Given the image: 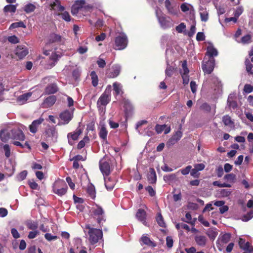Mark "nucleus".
Listing matches in <instances>:
<instances>
[{
  "label": "nucleus",
  "instance_id": "obj_40",
  "mask_svg": "<svg viewBox=\"0 0 253 253\" xmlns=\"http://www.w3.org/2000/svg\"><path fill=\"white\" fill-rule=\"evenodd\" d=\"M56 97L54 96H50L44 100V103L49 107L52 106L56 102Z\"/></svg>",
  "mask_w": 253,
  "mask_h": 253
},
{
  "label": "nucleus",
  "instance_id": "obj_32",
  "mask_svg": "<svg viewBox=\"0 0 253 253\" xmlns=\"http://www.w3.org/2000/svg\"><path fill=\"white\" fill-rule=\"evenodd\" d=\"M59 57V56L58 54H57L55 52H52L51 55L50 56V63L47 67L51 68L53 67L54 66H55V63L58 60Z\"/></svg>",
  "mask_w": 253,
  "mask_h": 253
},
{
  "label": "nucleus",
  "instance_id": "obj_19",
  "mask_svg": "<svg viewBox=\"0 0 253 253\" xmlns=\"http://www.w3.org/2000/svg\"><path fill=\"white\" fill-rule=\"evenodd\" d=\"M98 134L101 139L104 141H107V136L108 134V131L107 130L106 126L104 122H100L98 127Z\"/></svg>",
  "mask_w": 253,
  "mask_h": 253
},
{
  "label": "nucleus",
  "instance_id": "obj_57",
  "mask_svg": "<svg viewBox=\"0 0 253 253\" xmlns=\"http://www.w3.org/2000/svg\"><path fill=\"white\" fill-rule=\"evenodd\" d=\"M175 226L177 229H180V228H182L186 230L187 231H190L189 227L187 224L183 223H177Z\"/></svg>",
  "mask_w": 253,
  "mask_h": 253
},
{
  "label": "nucleus",
  "instance_id": "obj_5",
  "mask_svg": "<svg viewBox=\"0 0 253 253\" xmlns=\"http://www.w3.org/2000/svg\"><path fill=\"white\" fill-rule=\"evenodd\" d=\"M64 39L61 36L56 34L55 33L51 34L48 38V42L46 43L45 49L43 51L44 54L48 55L50 54V51L47 50L49 44L54 42L63 43L64 42Z\"/></svg>",
  "mask_w": 253,
  "mask_h": 253
},
{
  "label": "nucleus",
  "instance_id": "obj_36",
  "mask_svg": "<svg viewBox=\"0 0 253 253\" xmlns=\"http://www.w3.org/2000/svg\"><path fill=\"white\" fill-rule=\"evenodd\" d=\"M113 86L116 95H122L123 94V86L120 83L115 82L113 84Z\"/></svg>",
  "mask_w": 253,
  "mask_h": 253
},
{
  "label": "nucleus",
  "instance_id": "obj_16",
  "mask_svg": "<svg viewBox=\"0 0 253 253\" xmlns=\"http://www.w3.org/2000/svg\"><path fill=\"white\" fill-rule=\"evenodd\" d=\"M99 167L101 171L104 176H108L110 172V167L108 162L105 159H102L99 163Z\"/></svg>",
  "mask_w": 253,
  "mask_h": 253
},
{
  "label": "nucleus",
  "instance_id": "obj_42",
  "mask_svg": "<svg viewBox=\"0 0 253 253\" xmlns=\"http://www.w3.org/2000/svg\"><path fill=\"white\" fill-rule=\"evenodd\" d=\"M156 220L159 225L162 227H166V223L161 213H158L156 217Z\"/></svg>",
  "mask_w": 253,
  "mask_h": 253
},
{
  "label": "nucleus",
  "instance_id": "obj_14",
  "mask_svg": "<svg viewBox=\"0 0 253 253\" xmlns=\"http://www.w3.org/2000/svg\"><path fill=\"white\" fill-rule=\"evenodd\" d=\"M83 130L80 128L78 127L74 132L69 133L67 135L68 143L70 145H73L74 141L77 140L79 136L82 133Z\"/></svg>",
  "mask_w": 253,
  "mask_h": 253
},
{
  "label": "nucleus",
  "instance_id": "obj_51",
  "mask_svg": "<svg viewBox=\"0 0 253 253\" xmlns=\"http://www.w3.org/2000/svg\"><path fill=\"white\" fill-rule=\"evenodd\" d=\"M231 235L229 233H226L223 234L220 238L221 242L223 244H226L228 243L230 239Z\"/></svg>",
  "mask_w": 253,
  "mask_h": 253
},
{
  "label": "nucleus",
  "instance_id": "obj_54",
  "mask_svg": "<svg viewBox=\"0 0 253 253\" xmlns=\"http://www.w3.org/2000/svg\"><path fill=\"white\" fill-rule=\"evenodd\" d=\"M89 140V138L88 136H85L84 139L82 140H81L77 146V147L78 149H82L83 148L85 144V143L87 142Z\"/></svg>",
  "mask_w": 253,
  "mask_h": 253
},
{
  "label": "nucleus",
  "instance_id": "obj_4",
  "mask_svg": "<svg viewBox=\"0 0 253 253\" xmlns=\"http://www.w3.org/2000/svg\"><path fill=\"white\" fill-rule=\"evenodd\" d=\"M67 189V186L63 180L56 181L53 186V192L59 195L62 196L66 194Z\"/></svg>",
  "mask_w": 253,
  "mask_h": 253
},
{
  "label": "nucleus",
  "instance_id": "obj_50",
  "mask_svg": "<svg viewBox=\"0 0 253 253\" xmlns=\"http://www.w3.org/2000/svg\"><path fill=\"white\" fill-rule=\"evenodd\" d=\"M245 65L246 66V70L248 72V73L251 75H252L253 74V72L252 71V69L253 68V65L250 62V61L249 59L246 60Z\"/></svg>",
  "mask_w": 253,
  "mask_h": 253
},
{
  "label": "nucleus",
  "instance_id": "obj_20",
  "mask_svg": "<svg viewBox=\"0 0 253 253\" xmlns=\"http://www.w3.org/2000/svg\"><path fill=\"white\" fill-rule=\"evenodd\" d=\"M247 206L249 208H252V209L247 213V214L243 215L242 217V220L243 221H248L253 217V200H250L247 204Z\"/></svg>",
  "mask_w": 253,
  "mask_h": 253
},
{
  "label": "nucleus",
  "instance_id": "obj_15",
  "mask_svg": "<svg viewBox=\"0 0 253 253\" xmlns=\"http://www.w3.org/2000/svg\"><path fill=\"white\" fill-rule=\"evenodd\" d=\"M0 138L3 142H6L11 138L10 125H6L0 130Z\"/></svg>",
  "mask_w": 253,
  "mask_h": 253
},
{
  "label": "nucleus",
  "instance_id": "obj_38",
  "mask_svg": "<svg viewBox=\"0 0 253 253\" xmlns=\"http://www.w3.org/2000/svg\"><path fill=\"white\" fill-rule=\"evenodd\" d=\"M182 136V132L180 130H177L175 134L171 137L170 141L172 143H174L175 142L178 141Z\"/></svg>",
  "mask_w": 253,
  "mask_h": 253
},
{
  "label": "nucleus",
  "instance_id": "obj_1",
  "mask_svg": "<svg viewBox=\"0 0 253 253\" xmlns=\"http://www.w3.org/2000/svg\"><path fill=\"white\" fill-rule=\"evenodd\" d=\"M84 231L89 243L92 245L96 244L102 238V230L93 228L89 224L85 225Z\"/></svg>",
  "mask_w": 253,
  "mask_h": 253
},
{
  "label": "nucleus",
  "instance_id": "obj_10",
  "mask_svg": "<svg viewBox=\"0 0 253 253\" xmlns=\"http://www.w3.org/2000/svg\"><path fill=\"white\" fill-rule=\"evenodd\" d=\"M110 100V93L107 89L100 96L97 102V107L101 109L102 106H105Z\"/></svg>",
  "mask_w": 253,
  "mask_h": 253
},
{
  "label": "nucleus",
  "instance_id": "obj_63",
  "mask_svg": "<svg viewBox=\"0 0 253 253\" xmlns=\"http://www.w3.org/2000/svg\"><path fill=\"white\" fill-rule=\"evenodd\" d=\"M180 8L183 12H186L188 11L190 8H192V6L189 4L185 3L181 5Z\"/></svg>",
  "mask_w": 253,
  "mask_h": 253
},
{
  "label": "nucleus",
  "instance_id": "obj_33",
  "mask_svg": "<svg viewBox=\"0 0 253 253\" xmlns=\"http://www.w3.org/2000/svg\"><path fill=\"white\" fill-rule=\"evenodd\" d=\"M141 241H142V242L143 244L147 245L151 247H155L157 246L155 242L151 241L149 239V238H148L145 235H143L142 236V237L141 238Z\"/></svg>",
  "mask_w": 253,
  "mask_h": 253
},
{
  "label": "nucleus",
  "instance_id": "obj_46",
  "mask_svg": "<svg viewBox=\"0 0 253 253\" xmlns=\"http://www.w3.org/2000/svg\"><path fill=\"white\" fill-rule=\"evenodd\" d=\"M224 179L228 182L233 183L236 179V175L233 173L227 174L224 176Z\"/></svg>",
  "mask_w": 253,
  "mask_h": 253
},
{
  "label": "nucleus",
  "instance_id": "obj_24",
  "mask_svg": "<svg viewBox=\"0 0 253 253\" xmlns=\"http://www.w3.org/2000/svg\"><path fill=\"white\" fill-rule=\"evenodd\" d=\"M217 50L213 46L212 44H210L207 49L206 55L209 57V58H213L214 56L218 55Z\"/></svg>",
  "mask_w": 253,
  "mask_h": 253
},
{
  "label": "nucleus",
  "instance_id": "obj_41",
  "mask_svg": "<svg viewBox=\"0 0 253 253\" xmlns=\"http://www.w3.org/2000/svg\"><path fill=\"white\" fill-rule=\"evenodd\" d=\"M17 4L16 5L9 4L6 5L3 9L5 12L14 13L16 9Z\"/></svg>",
  "mask_w": 253,
  "mask_h": 253
},
{
  "label": "nucleus",
  "instance_id": "obj_11",
  "mask_svg": "<svg viewBox=\"0 0 253 253\" xmlns=\"http://www.w3.org/2000/svg\"><path fill=\"white\" fill-rule=\"evenodd\" d=\"M206 60V58H205L202 64V69L205 73L210 74L214 69L215 60L214 58H209L207 61Z\"/></svg>",
  "mask_w": 253,
  "mask_h": 253
},
{
  "label": "nucleus",
  "instance_id": "obj_30",
  "mask_svg": "<svg viewBox=\"0 0 253 253\" xmlns=\"http://www.w3.org/2000/svg\"><path fill=\"white\" fill-rule=\"evenodd\" d=\"M222 122L225 126H227L231 128L234 127V123L231 120V117L228 115H225L222 117Z\"/></svg>",
  "mask_w": 253,
  "mask_h": 253
},
{
  "label": "nucleus",
  "instance_id": "obj_49",
  "mask_svg": "<svg viewBox=\"0 0 253 253\" xmlns=\"http://www.w3.org/2000/svg\"><path fill=\"white\" fill-rule=\"evenodd\" d=\"M18 27H22V28H26L25 25L24 24V23L22 21H20L18 22H15L11 24L10 26L9 29H14Z\"/></svg>",
  "mask_w": 253,
  "mask_h": 253
},
{
  "label": "nucleus",
  "instance_id": "obj_53",
  "mask_svg": "<svg viewBox=\"0 0 253 253\" xmlns=\"http://www.w3.org/2000/svg\"><path fill=\"white\" fill-rule=\"evenodd\" d=\"M87 191L91 198H94L95 197V191L94 187L93 185L89 186L87 188Z\"/></svg>",
  "mask_w": 253,
  "mask_h": 253
},
{
  "label": "nucleus",
  "instance_id": "obj_2",
  "mask_svg": "<svg viewBox=\"0 0 253 253\" xmlns=\"http://www.w3.org/2000/svg\"><path fill=\"white\" fill-rule=\"evenodd\" d=\"M155 14L159 23L162 28L167 29L172 26L171 19L169 17H166L159 7H156Z\"/></svg>",
  "mask_w": 253,
  "mask_h": 253
},
{
  "label": "nucleus",
  "instance_id": "obj_61",
  "mask_svg": "<svg viewBox=\"0 0 253 253\" xmlns=\"http://www.w3.org/2000/svg\"><path fill=\"white\" fill-rule=\"evenodd\" d=\"M3 149L6 157H9L10 156V149L9 146L7 144H5L3 147Z\"/></svg>",
  "mask_w": 253,
  "mask_h": 253
},
{
  "label": "nucleus",
  "instance_id": "obj_55",
  "mask_svg": "<svg viewBox=\"0 0 253 253\" xmlns=\"http://www.w3.org/2000/svg\"><path fill=\"white\" fill-rule=\"evenodd\" d=\"M27 175V171L23 170L18 174L17 176V179L19 181H22L25 179Z\"/></svg>",
  "mask_w": 253,
  "mask_h": 253
},
{
  "label": "nucleus",
  "instance_id": "obj_35",
  "mask_svg": "<svg viewBox=\"0 0 253 253\" xmlns=\"http://www.w3.org/2000/svg\"><path fill=\"white\" fill-rule=\"evenodd\" d=\"M206 234L211 239L214 240L218 233L215 228H210L206 231Z\"/></svg>",
  "mask_w": 253,
  "mask_h": 253
},
{
  "label": "nucleus",
  "instance_id": "obj_45",
  "mask_svg": "<svg viewBox=\"0 0 253 253\" xmlns=\"http://www.w3.org/2000/svg\"><path fill=\"white\" fill-rule=\"evenodd\" d=\"M182 69L180 71V74L181 75H188L189 71L187 67V62L184 61L182 64Z\"/></svg>",
  "mask_w": 253,
  "mask_h": 253
},
{
  "label": "nucleus",
  "instance_id": "obj_12",
  "mask_svg": "<svg viewBox=\"0 0 253 253\" xmlns=\"http://www.w3.org/2000/svg\"><path fill=\"white\" fill-rule=\"evenodd\" d=\"M14 54L19 59H22L29 53L27 47L23 45H19L17 46L14 51Z\"/></svg>",
  "mask_w": 253,
  "mask_h": 253
},
{
  "label": "nucleus",
  "instance_id": "obj_26",
  "mask_svg": "<svg viewBox=\"0 0 253 253\" xmlns=\"http://www.w3.org/2000/svg\"><path fill=\"white\" fill-rule=\"evenodd\" d=\"M31 95V92H27L19 96L16 99L17 103L19 105H23L25 104Z\"/></svg>",
  "mask_w": 253,
  "mask_h": 253
},
{
  "label": "nucleus",
  "instance_id": "obj_48",
  "mask_svg": "<svg viewBox=\"0 0 253 253\" xmlns=\"http://www.w3.org/2000/svg\"><path fill=\"white\" fill-rule=\"evenodd\" d=\"M177 177V173H173L164 176V179L166 182H169L174 180Z\"/></svg>",
  "mask_w": 253,
  "mask_h": 253
},
{
  "label": "nucleus",
  "instance_id": "obj_64",
  "mask_svg": "<svg viewBox=\"0 0 253 253\" xmlns=\"http://www.w3.org/2000/svg\"><path fill=\"white\" fill-rule=\"evenodd\" d=\"M39 234V232L38 230H33L32 231H30L28 235V237L29 239H34L36 237V236Z\"/></svg>",
  "mask_w": 253,
  "mask_h": 253
},
{
  "label": "nucleus",
  "instance_id": "obj_7",
  "mask_svg": "<svg viewBox=\"0 0 253 253\" xmlns=\"http://www.w3.org/2000/svg\"><path fill=\"white\" fill-rule=\"evenodd\" d=\"M24 128H25V126L22 125L14 128H11L10 126L11 138L19 141H24L25 137L22 130H24Z\"/></svg>",
  "mask_w": 253,
  "mask_h": 253
},
{
  "label": "nucleus",
  "instance_id": "obj_62",
  "mask_svg": "<svg viewBox=\"0 0 253 253\" xmlns=\"http://www.w3.org/2000/svg\"><path fill=\"white\" fill-rule=\"evenodd\" d=\"M253 91V86L249 84H246L244 87V91L246 93H250Z\"/></svg>",
  "mask_w": 253,
  "mask_h": 253
},
{
  "label": "nucleus",
  "instance_id": "obj_6",
  "mask_svg": "<svg viewBox=\"0 0 253 253\" xmlns=\"http://www.w3.org/2000/svg\"><path fill=\"white\" fill-rule=\"evenodd\" d=\"M127 44V39L124 33H121L117 36L115 41V49L122 50L125 49Z\"/></svg>",
  "mask_w": 253,
  "mask_h": 253
},
{
  "label": "nucleus",
  "instance_id": "obj_39",
  "mask_svg": "<svg viewBox=\"0 0 253 253\" xmlns=\"http://www.w3.org/2000/svg\"><path fill=\"white\" fill-rule=\"evenodd\" d=\"M239 245L241 248L244 250H249L250 248V244L249 242H246L245 240L240 238L239 241Z\"/></svg>",
  "mask_w": 253,
  "mask_h": 253
},
{
  "label": "nucleus",
  "instance_id": "obj_13",
  "mask_svg": "<svg viewBox=\"0 0 253 253\" xmlns=\"http://www.w3.org/2000/svg\"><path fill=\"white\" fill-rule=\"evenodd\" d=\"M47 140L50 143H55L57 141L58 132L54 127L49 128L46 131Z\"/></svg>",
  "mask_w": 253,
  "mask_h": 253
},
{
  "label": "nucleus",
  "instance_id": "obj_9",
  "mask_svg": "<svg viewBox=\"0 0 253 253\" xmlns=\"http://www.w3.org/2000/svg\"><path fill=\"white\" fill-rule=\"evenodd\" d=\"M91 213L93 217L97 218L98 223L100 224L102 221H105L104 211L101 207L96 205L92 208Z\"/></svg>",
  "mask_w": 253,
  "mask_h": 253
},
{
  "label": "nucleus",
  "instance_id": "obj_59",
  "mask_svg": "<svg viewBox=\"0 0 253 253\" xmlns=\"http://www.w3.org/2000/svg\"><path fill=\"white\" fill-rule=\"evenodd\" d=\"M244 11V8L243 6H240L238 7L234 12V15L239 18V17L242 14Z\"/></svg>",
  "mask_w": 253,
  "mask_h": 253
},
{
  "label": "nucleus",
  "instance_id": "obj_58",
  "mask_svg": "<svg viewBox=\"0 0 253 253\" xmlns=\"http://www.w3.org/2000/svg\"><path fill=\"white\" fill-rule=\"evenodd\" d=\"M191 169H192V167L191 166H188L185 168L179 170L177 172V173H178L179 171H180L181 173L183 175H187L190 172Z\"/></svg>",
  "mask_w": 253,
  "mask_h": 253
},
{
  "label": "nucleus",
  "instance_id": "obj_60",
  "mask_svg": "<svg viewBox=\"0 0 253 253\" xmlns=\"http://www.w3.org/2000/svg\"><path fill=\"white\" fill-rule=\"evenodd\" d=\"M165 73L167 77H171L173 73V68L168 65L166 69Z\"/></svg>",
  "mask_w": 253,
  "mask_h": 253
},
{
  "label": "nucleus",
  "instance_id": "obj_17",
  "mask_svg": "<svg viewBox=\"0 0 253 253\" xmlns=\"http://www.w3.org/2000/svg\"><path fill=\"white\" fill-rule=\"evenodd\" d=\"M121 66L119 65H114L112 66L107 72V77L109 78H114L117 77L121 71Z\"/></svg>",
  "mask_w": 253,
  "mask_h": 253
},
{
  "label": "nucleus",
  "instance_id": "obj_43",
  "mask_svg": "<svg viewBox=\"0 0 253 253\" xmlns=\"http://www.w3.org/2000/svg\"><path fill=\"white\" fill-rule=\"evenodd\" d=\"M36 6L32 3H28L25 5L24 10L27 13H31L35 10Z\"/></svg>",
  "mask_w": 253,
  "mask_h": 253
},
{
  "label": "nucleus",
  "instance_id": "obj_56",
  "mask_svg": "<svg viewBox=\"0 0 253 253\" xmlns=\"http://www.w3.org/2000/svg\"><path fill=\"white\" fill-rule=\"evenodd\" d=\"M176 31L179 33H182L186 29V25L184 23H181L175 28Z\"/></svg>",
  "mask_w": 253,
  "mask_h": 253
},
{
  "label": "nucleus",
  "instance_id": "obj_21",
  "mask_svg": "<svg viewBox=\"0 0 253 253\" xmlns=\"http://www.w3.org/2000/svg\"><path fill=\"white\" fill-rule=\"evenodd\" d=\"M44 119L42 118H40L39 119L34 120L31 125L29 126V129L31 132L35 133L37 132L38 128L39 126L43 122Z\"/></svg>",
  "mask_w": 253,
  "mask_h": 253
},
{
  "label": "nucleus",
  "instance_id": "obj_34",
  "mask_svg": "<svg viewBox=\"0 0 253 253\" xmlns=\"http://www.w3.org/2000/svg\"><path fill=\"white\" fill-rule=\"evenodd\" d=\"M58 87L55 84H51L48 85L45 88V92L47 94H53L57 92Z\"/></svg>",
  "mask_w": 253,
  "mask_h": 253
},
{
  "label": "nucleus",
  "instance_id": "obj_18",
  "mask_svg": "<svg viewBox=\"0 0 253 253\" xmlns=\"http://www.w3.org/2000/svg\"><path fill=\"white\" fill-rule=\"evenodd\" d=\"M85 4L84 0H76L75 3L72 5L71 8V13L73 15H77L79 11L83 7Z\"/></svg>",
  "mask_w": 253,
  "mask_h": 253
},
{
  "label": "nucleus",
  "instance_id": "obj_44",
  "mask_svg": "<svg viewBox=\"0 0 253 253\" xmlns=\"http://www.w3.org/2000/svg\"><path fill=\"white\" fill-rule=\"evenodd\" d=\"M90 77L92 80V84L93 86H96L98 84V77L94 71H92L90 73Z\"/></svg>",
  "mask_w": 253,
  "mask_h": 253
},
{
  "label": "nucleus",
  "instance_id": "obj_22",
  "mask_svg": "<svg viewBox=\"0 0 253 253\" xmlns=\"http://www.w3.org/2000/svg\"><path fill=\"white\" fill-rule=\"evenodd\" d=\"M51 9L58 12H62L65 10V7L61 5V2L59 0H55L50 4Z\"/></svg>",
  "mask_w": 253,
  "mask_h": 253
},
{
  "label": "nucleus",
  "instance_id": "obj_25",
  "mask_svg": "<svg viewBox=\"0 0 253 253\" xmlns=\"http://www.w3.org/2000/svg\"><path fill=\"white\" fill-rule=\"evenodd\" d=\"M195 241L196 244L201 247L206 246L208 239L206 237L203 235H197L195 237Z\"/></svg>",
  "mask_w": 253,
  "mask_h": 253
},
{
  "label": "nucleus",
  "instance_id": "obj_37",
  "mask_svg": "<svg viewBox=\"0 0 253 253\" xmlns=\"http://www.w3.org/2000/svg\"><path fill=\"white\" fill-rule=\"evenodd\" d=\"M26 226L30 230H37L38 223L36 221L28 220L26 223Z\"/></svg>",
  "mask_w": 253,
  "mask_h": 253
},
{
  "label": "nucleus",
  "instance_id": "obj_52",
  "mask_svg": "<svg viewBox=\"0 0 253 253\" xmlns=\"http://www.w3.org/2000/svg\"><path fill=\"white\" fill-rule=\"evenodd\" d=\"M63 12L61 14H58V15H61L62 19L67 22H69L71 20V16L69 13L67 11H63Z\"/></svg>",
  "mask_w": 253,
  "mask_h": 253
},
{
  "label": "nucleus",
  "instance_id": "obj_27",
  "mask_svg": "<svg viewBox=\"0 0 253 253\" xmlns=\"http://www.w3.org/2000/svg\"><path fill=\"white\" fill-rule=\"evenodd\" d=\"M199 10L201 20L204 22H207L209 19V13L206 8L200 6Z\"/></svg>",
  "mask_w": 253,
  "mask_h": 253
},
{
  "label": "nucleus",
  "instance_id": "obj_28",
  "mask_svg": "<svg viewBox=\"0 0 253 253\" xmlns=\"http://www.w3.org/2000/svg\"><path fill=\"white\" fill-rule=\"evenodd\" d=\"M124 107L125 108L126 114L127 115H129L133 111V107L130 102L127 99H124Z\"/></svg>",
  "mask_w": 253,
  "mask_h": 253
},
{
  "label": "nucleus",
  "instance_id": "obj_8",
  "mask_svg": "<svg viewBox=\"0 0 253 253\" xmlns=\"http://www.w3.org/2000/svg\"><path fill=\"white\" fill-rule=\"evenodd\" d=\"M165 6L169 14L175 15L177 14L178 7L173 0H165Z\"/></svg>",
  "mask_w": 253,
  "mask_h": 253
},
{
  "label": "nucleus",
  "instance_id": "obj_23",
  "mask_svg": "<svg viewBox=\"0 0 253 253\" xmlns=\"http://www.w3.org/2000/svg\"><path fill=\"white\" fill-rule=\"evenodd\" d=\"M146 213L144 210L139 209L136 212V217L140 221H141L144 225L147 226L146 221Z\"/></svg>",
  "mask_w": 253,
  "mask_h": 253
},
{
  "label": "nucleus",
  "instance_id": "obj_47",
  "mask_svg": "<svg viewBox=\"0 0 253 253\" xmlns=\"http://www.w3.org/2000/svg\"><path fill=\"white\" fill-rule=\"evenodd\" d=\"M211 80L212 84H214L216 87V88H215V89H219L220 87H221L222 84L220 81H219L218 79L216 77H212Z\"/></svg>",
  "mask_w": 253,
  "mask_h": 253
},
{
  "label": "nucleus",
  "instance_id": "obj_31",
  "mask_svg": "<svg viewBox=\"0 0 253 253\" xmlns=\"http://www.w3.org/2000/svg\"><path fill=\"white\" fill-rule=\"evenodd\" d=\"M148 180L150 183H154L156 182V173L153 168L150 169L149 173L148 174Z\"/></svg>",
  "mask_w": 253,
  "mask_h": 253
},
{
  "label": "nucleus",
  "instance_id": "obj_29",
  "mask_svg": "<svg viewBox=\"0 0 253 253\" xmlns=\"http://www.w3.org/2000/svg\"><path fill=\"white\" fill-rule=\"evenodd\" d=\"M105 185L108 190H112L115 185V181L110 177H104Z\"/></svg>",
  "mask_w": 253,
  "mask_h": 253
},
{
  "label": "nucleus",
  "instance_id": "obj_3",
  "mask_svg": "<svg viewBox=\"0 0 253 253\" xmlns=\"http://www.w3.org/2000/svg\"><path fill=\"white\" fill-rule=\"evenodd\" d=\"M74 109L65 110L59 114V122L58 125H65L68 124L73 117Z\"/></svg>",
  "mask_w": 253,
  "mask_h": 253
}]
</instances>
